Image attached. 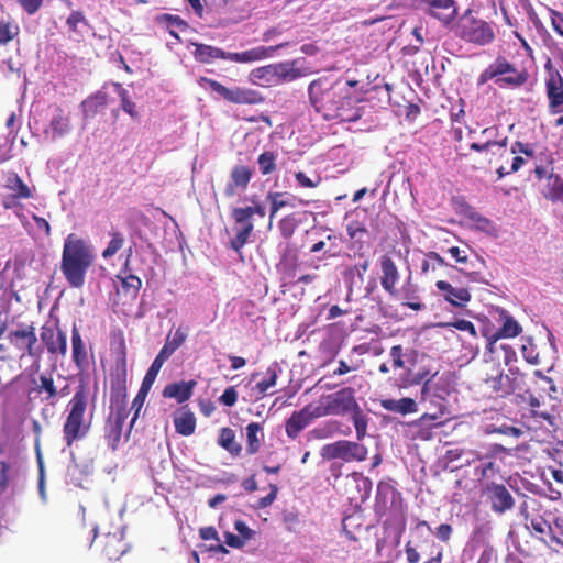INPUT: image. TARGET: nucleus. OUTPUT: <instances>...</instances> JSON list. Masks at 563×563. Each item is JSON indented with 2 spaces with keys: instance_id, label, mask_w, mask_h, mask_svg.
I'll return each mask as SVG.
<instances>
[{
  "instance_id": "nucleus-63",
  "label": "nucleus",
  "mask_w": 563,
  "mask_h": 563,
  "mask_svg": "<svg viewBox=\"0 0 563 563\" xmlns=\"http://www.w3.org/2000/svg\"><path fill=\"white\" fill-rule=\"evenodd\" d=\"M297 184L302 188H316L321 183V177L316 176L314 179L309 178L303 172H297L295 174Z\"/></svg>"
},
{
  "instance_id": "nucleus-50",
  "label": "nucleus",
  "mask_w": 563,
  "mask_h": 563,
  "mask_svg": "<svg viewBox=\"0 0 563 563\" xmlns=\"http://www.w3.org/2000/svg\"><path fill=\"white\" fill-rule=\"evenodd\" d=\"M276 154L272 151H265L257 158L258 169L262 175H269L276 170Z\"/></svg>"
},
{
  "instance_id": "nucleus-43",
  "label": "nucleus",
  "mask_w": 563,
  "mask_h": 563,
  "mask_svg": "<svg viewBox=\"0 0 563 563\" xmlns=\"http://www.w3.org/2000/svg\"><path fill=\"white\" fill-rule=\"evenodd\" d=\"M126 399V378L125 373L121 376H118L115 379L111 382V404H115V408L119 406H125Z\"/></svg>"
},
{
  "instance_id": "nucleus-54",
  "label": "nucleus",
  "mask_w": 563,
  "mask_h": 563,
  "mask_svg": "<svg viewBox=\"0 0 563 563\" xmlns=\"http://www.w3.org/2000/svg\"><path fill=\"white\" fill-rule=\"evenodd\" d=\"M115 88L120 97L123 111L132 118H137L136 104L130 100L129 92L120 84H115Z\"/></svg>"
},
{
  "instance_id": "nucleus-24",
  "label": "nucleus",
  "mask_w": 563,
  "mask_h": 563,
  "mask_svg": "<svg viewBox=\"0 0 563 563\" xmlns=\"http://www.w3.org/2000/svg\"><path fill=\"white\" fill-rule=\"evenodd\" d=\"M500 317L504 320L500 329L492 334L484 333L489 342V345H493L500 339L515 338L519 335L522 330L519 323L503 309L500 310Z\"/></svg>"
},
{
  "instance_id": "nucleus-62",
  "label": "nucleus",
  "mask_w": 563,
  "mask_h": 563,
  "mask_svg": "<svg viewBox=\"0 0 563 563\" xmlns=\"http://www.w3.org/2000/svg\"><path fill=\"white\" fill-rule=\"evenodd\" d=\"M240 209L239 214L241 216V219H247L250 217L253 218L254 214H257L261 218H264L266 214L265 207L262 205H255V206H249V207H238Z\"/></svg>"
},
{
  "instance_id": "nucleus-7",
  "label": "nucleus",
  "mask_w": 563,
  "mask_h": 563,
  "mask_svg": "<svg viewBox=\"0 0 563 563\" xmlns=\"http://www.w3.org/2000/svg\"><path fill=\"white\" fill-rule=\"evenodd\" d=\"M201 81L205 82L211 91L230 103L256 106L265 101V97L260 91L251 88L240 86L225 87L221 82L207 77H201Z\"/></svg>"
},
{
  "instance_id": "nucleus-47",
  "label": "nucleus",
  "mask_w": 563,
  "mask_h": 563,
  "mask_svg": "<svg viewBox=\"0 0 563 563\" xmlns=\"http://www.w3.org/2000/svg\"><path fill=\"white\" fill-rule=\"evenodd\" d=\"M299 222L300 221L297 219L295 213H290L282 218L278 222V230L280 232V235L285 240L290 239L295 234L299 225Z\"/></svg>"
},
{
  "instance_id": "nucleus-14",
  "label": "nucleus",
  "mask_w": 563,
  "mask_h": 563,
  "mask_svg": "<svg viewBox=\"0 0 563 563\" xmlns=\"http://www.w3.org/2000/svg\"><path fill=\"white\" fill-rule=\"evenodd\" d=\"M71 130L70 114L58 106L55 108V113L44 129L43 134L52 142H56L69 135Z\"/></svg>"
},
{
  "instance_id": "nucleus-58",
  "label": "nucleus",
  "mask_w": 563,
  "mask_h": 563,
  "mask_svg": "<svg viewBox=\"0 0 563 563\" xmlns=\"http://www.w3.org/2000/svg\"><path fill=\"white\" fill-rule=\"evenodd\" d=\"M267 375L268 377L258 382L256 384V389L258 390L260 394H266V391L274 387L276 385V382H277V371H276V365L274 366H269L267 368Z\"/></svg>"
},
{
  "instance_id": "nucleus-35",
  "label": "nucleus",
  "mask_w": 563,
  "mask_h": 563,
  "mask_svg": "<svg viewBox=\"0 0 563 563\" xmlns=\"http://www.w3.org/2000/svg\"><path fill=\"white\" fill-rule=\"evenodd\" d=\"M543 198L552 203H563V178L559 174L550 173L547 176Z\"/></svg>"
},
{
  "instance_id": "nucleus-57",
  "label": "nucleus",
  "mask_w": 563,
  "mask_h": 563,
  "mask_svg": "<svg viewBox=\"0 0 563 563\" xmlns=\"http://www.w3.org/2000/svg\"><path fill=\"white\" fill-rule=\"evenodd\" d=\"M124 244V238L120 232H113L111 240L102 252L104 258L112 257Z\"/></svg>"
},
{
  "instance_id": "nucleus-46",
  "label": "nucleus",
  "mask_w": 563,
  "mask_h": 563,
  "mask_svg": "<svg viewBox=\"0 0 563 563\" xmlns=\"http://www.w3.org/2000/svg\"><path fill=\"white\" fill-rule=\"evenodd\" d=\"M286 192L282 191H269L267 194V200L269 201V219L271 221L275 218L276 213L285 207H294L288 199L285 198Z\"/></svg>"
},
{
  "instance_id": "nucleus-18",
  "label": "nucleus",
  "mask_w": 563,
  "mask_h": 563,
  "mask_svg": "<svg viewBox=\"0 0 563 563\" xmlns=\"http://www.w3.org/2000/svg\"><path fill=\"white\" fill-rule=\"evenodd\" d=\"M239 211V208H234L231 213V217L234 220L235 224V235L230 241V247L235 252L241 253V250L249 242V239L254 231V224L250 217H247L246 220L241 219Z\"/></svg>"
},
{
  "instance_id": "nucleus-3",
  "label": "nucleus",
  "mask_w": 563,
  "mask_h": 563,
  "mask_svg": "<svg viewBox=\"0 0 563 563\" xmlns=\"http://www.w3.org/2000/svg\"><path fill=\"white\" fill-rule=\"evenodd\" d=\"M89 406V391L85 384L76 387L75 394L66 407V418L63 423V439L67 446L84 440L91 428L90 419L86 418Z\"/></svg>"
},
{
  "instance_id": "nucleus-52",
  "label": "nucleus",
  "mask_w": 563,
  "mask_h": 563,
  "mask_svg": "<svg viewBox=\"0 0 563 563\" xmlns=\"http://www.w3.org/2000/svg\"><path fill=\"white\" fill-rule=\"evenodd\" d=\"M148 390H144L143 388L140 387L136 396L134 397L133 401H132V405H131V410L134 412L133 413V417L130 421V426H129V430L125 434L126 438H129L130 435V432H131V429L133 428L135 421L137 420L139 418V415H140V411L145 402V399L148 395Z\"/></svg>"
},
{
  "instance_id": "nucleus-45",
  "label": "nucleus",
  "mask_w": 563,
  "mask_h": 563,
  "mask_svg": "<svg viewBox=\"0 0 563 563\" xmlns=\"http://www.w3.org/2000/svg\"><path fill=\"white\" fill-rule=\"evenodd\" d=\"M464 214L475 224L476 229L486 233L494 231V223L488 218L477 212L475 208L467 205Z\"/></svg>"
},
{
  "instance_id": "nucleus-4",
  "label": "nucleus",
  "mask_w": 563,
  "mask_h": 563,
  "mask_svg": "<svg viewBox=\"0 0 563 563\" xmlns=\"http://www.w3.org/2000/svg\"><path fill=\"white\" fill-rule=\"evenodd\" d=\"M528 79L529 73L527 69H519L505 56L498 55L495 60L479 74L478 85L495 80V84L499 87L517 89L525 86Z\"/></svg>"
},
{
  "instance_id": "nucleus-44",
  "label": "nucleus",
  "mask_w": 563,
  "mask_h": 563,
  "mask_svg": "<svg viewBox=\"0 0 563 563\" xmlns=\"http://www.w3.org/2000/svg\"><path fill=\"white\" fill-rule=\"evenodd\" d=\"M168 358L166 356H164L163 354H161L158 352V354L156 355V357L154 358L152 365L150 366V368L147 369L144 378H143V382L141 384V388H143L144 390H151L162 366L164 365V363L167 361Z\"/></svg>"
},
{
  "instance_id": "nucleus-26",
  "label": "nucleus",
  "mask_w": 563,
  "mask_h": 563,
  "mask_svg": "<svg viewBox=\"0 0 563 563\" xmlns=\"http://www.w3.org/2000/svg\"><path fill=\"white\" fill-rule=\"evenodd\" d=\"M424 402L430 404V411L420 416V418L416 421V424L418 426H422L429 421H437L449 413L444 398L438 395H431L430 390L427 394V400Z\"/></svg>"
},
{
  "instance_id": "nucleus-32",
  "label": "nucleus",
  "mask_w": 563,
  "mask_h": 563,
  "mask_svg": "<svg viewBox=\"0 0 563 563\" xmlns=\"http://www.w3.org/2000/svg\"><path fill=\"white\" fill-rule=\"evenodd\" d=\"M4 188L18 199H30L33 197L32 189L14 172L7 174Z\"/></svg>"
},
{
  "instance_id": "nucleus-37",
  "label": "nucleus",
  "mask_w": 563,
  "mask_h": 563,
  "mask_svg": "<svg viewBox=\"0 0 563 563\" xmlns=\"http://www.w3.org/2000/svg\"><path fill=\"white\" fill-rule=\"evenodd\" d=\"M174 426L177 433L185 437L191 435L196 430L195 415L190 410H185L183 408L175 415Z\"/></svg>"
},
{
  "instance_id": "nucleus-8",
  "label": "nucleus",
  "mask_w": 563,
  "mask_h": 563,
  "mask_svg": "<svg viewBox=\"0 0 563 563\" xmlns=\"http://www.w3.org/2000/svg\"><path fill=\"white\" fill-rule=\"evenodd\" d=\"M368 450L364 444L349 440H339L321 448L320 455L324 460L340 459L346 463L363 462L367 459Z\"/></svg>"
},
{
  "instance_id": "nucleus-59",
  "label": "nucleus",
  "mask_w": 563,
  "mask_h": 563,
  "mask_svg": "<svg viewBox=\"0 0 563 563\" xmlns=\"http://www.w3.org/2000/svg\"><path fill=\"white\" fill-rule=\"evenodd\" d=\"M347 235L351 240L360 242L367 234V229L358 221H352L346 227Z\"/></svg>"
},
{
  "instance_id": "nucleus-48",
  "label": "nucleus",
  "mask_w": 563,
  "mask_h": 563,
  "mask_svg": "<svg viewBox=\"0 0 563 563\" xmlns=\"http://www.w3.org/2000/svg\"><path fill=\"white\" fill-rule=\"evenodd\" d=\"M34 383L36 384L35 391L45 393L47 400L56 398L58 393L52 375H40L38 384L35 380Z\"/></svg>"
},
{
  "instance_id": "nucleus-33",
  "label": "nucleus",
  "mask_w": 563,
  "mask_h": 563,
  "mask_svg": "<svg viewBox=\"0 0 563 563\" xmlns=\"http://www.w3.org/2000/svg\"><path fill=\"white\" fill-rule=\"evenodd\" d=\"M155 20L158 25L165 27V30L178 41H180L178 31L185 32L189 27L188 23L179 15L163 13L157 15Z\"/></svg>"
},
{
  "instance_id": "nucleus-5",
  "label": "nucleus",
  "mask_w": 563,
  "mask_h": 563,
  "mask_svg": "<svg viewBox=\"0 0 563 563\" xmlns=\"http://www.w3.org/2000/svg\"><path fill=\"white\" fill-rule=\"evenodd\" d=\"M544 91L548 101V112L551 115H558L553 125L563 128V76L553 65L551 58L544 64Z\"/></svg>"
},
{
  "instance_id": "nucleus-60",
  "label": "nucleus",
  "mask_w": 563,
  "mask_h": 563,
  "mask_svg": "<svg viewBox=\"0 0 563 563\" xmlns=\"http://www.w3.org/2000/svg\"><path fill=\"white\" fill-rule=\"evenodd\" d=\"M389 356L391 358L393 368L394 369H400L405 367V360L406 353L404 351L402 345H394L391 346L389 351Z\"/></svg>"
},
{
  "instance_id": "nucleus-31",
  "label": "nucleus",
  "mask_w": 563,
  "mask_h": 563,
  "mask_svg": "<svg viewBox=\"0 0 563 563\" xmlns=\"http://www.w3.org/2000/svg\"><path fill=\"white\" fill-rule=\"evenodd\" d=\"M380 406L387 411L400 413L402 416L416 413L418 411V404L410 397H404L400 399H382Z\"/></svg>"
},
{
  "instance_id": "nucleus-51",
  "label": "nucleus",
  "mask_w": 563,
  "mask_h": 563,
  "mask_svg": "<svg viewBox=\"0 0 563 563\" xmlns=\"http://www.w3.org/2000/svg\"><path fill=\"white\" fill-rule=\"evenodd\" d=\"M20 33V27L18 24L9 22V21H1L0 22V45L5 46L8 43H10L12 40H14Z\"/></svg>"
},
{
  "instance_id": "nucleus-22",
  "label": "nucleus",
  "mask_w": 563,
  "mask_h": 563,
  "mask_svg": "<svg viewBox=\"0 0 563 563\" xmlns=\"http://www.w3.org/2000/svg\"><path fill=\"white\" fill-rule=\"evenodd\" d=\"M253 172L249 166L236 165L230 174V181L224 188V195L229 198L236 195V189L245 190L251 181Z\"/></svg>"
},
{
  "instance_id": "nucleus-38",
  "label": "nucleus",
  "mask_w": 563,
  "mask_h": 563,
  "mask_svg": "<svg viewBox=\"0 0 563 563\" xmlns=\"http://www.w3.org/2000/svg\"><path fill=\"white\" fill-rule=\"evenodd\" d=\"M107 101H108V96L103 91H98V92L89 96L80 104L82 108L84 117L85 118L95 117L100 109L106 107Z\"/></svg>"
},
{
  "instance_id": "nucleus-12",
  "label": "nucleus",
  "mask_w": 563,
  "mask_h": 563,
  "mask_svg": "<svg viewBox=\"0 0 563 563\" xmlns=\"http://www.w3.org/2000/svg\"><path fill=\"white\" fill-rule=\"evenodd\" d=\"M128 418L126 406H119L111 411L104 421L103 437L107 445L114 452L121 443L123 426Z\"/></svg>"
},
{
  "instance_id": "nucleus-42",
  "label": "nucleus",
  "mask_w": 563,
  "mask_h": 563,
  "mask_svg": "<svg viewBox=\"0 0 563 563\" xmlns=\"http://www.w3.org/2000/svg\"><path fill=\"white\" fill-rule=\"evenodd\" d=\"M218 444L232 456H239L241 454L242 446L235 440V432L229 427L220 429Z\"/></svg>"
},
{
  "instance_id": "nucleus-20",
  "label": "nucleus",
  "mask_w": 563,
  "mask_h": 563,
  "mask_svg": "<svg viewBox=\"0 0 563 563\" xmlns=\"http://www.w3.org/2000/svg\"><path fill=\"white\" fill-rule=\"evenodd\" d=\"M128 550L123 532L117 528L113 532H107L102 540V554L110 561L119 560Z\"/></svg>"
},
{
  "instance_id": "nucleus-6",
  "label": "nucleus",
  "mask_w": 563,
  "mask_h": 563,
  "mask_svg": "<svg viewBox=\"0 0 563 563\" xmlns=\"http://www.w3.org/2000/svg\"><path fill=\"white\" fill-rule=\"evenodd\" d=\"M455 34L461 40L481 46L490 44L495 38V32L490 24L473 16L470 10L459 20Z\"/></svg>"
},
{
  "instance_id": "nucleus-23",
  "label": "nucleus",
  "mask_w": 563,
  "mask_h": 563,
  "mask_svg": "<svg viewBox=\"0 0 563 563\" xmlns=\"http://www.w3.org/2000/svg\"><path fill=\"white\" fill-rule=\"evenodd\" d=\"M428 13L443 24H450L457 14L456 3L454 0H431Z\"/></svg>"
},
{
  "instance_id": "nucleus-15",
  "label": "nucleus",
  "mask_w": 563,
  "mask_h": 563,
  "mask_svg": "<svg viewBox=\"0 0 563 563\" xmlns=\"http://www.w3.org/2000/svg\"><path fill=\"white\" fill-rule=\"evenodd\" d=\"M10 342L18 349L24 350L29 356L38 355L37 352V336L35 327L31 324H22L9 334Z\"/></svg>"
},
{
  "instance_id": "nucleus-61",
  "label": "nucleus",
  "mask_w": 563,
  "mask_h": 563,
  "mask_svg": "<svg viewBox=\"0 0 563 563\" xmlns=\"http://www.w3.org/2000/svg\"><path fill=\"white\" fill-rule=\"evenodd\" d=\"M507 143H508V139L504 137L500 141H487L483 144L472 143L470 147H471V150L476 151V152H484V151H488L493 146H498L499 148H503L504 152H506Z\"/></svg>"
},
{
  "instance_id": "nucleus-2",
  "label": "nucleus",
  "mask_w": 563,
  "mask_h": 563,
  "mask_svg": "<svg viewBox=\"0 0 563 563\" xmlns=\"http://www.w3.org/2000/svg\"><path fill=\"white\" fill-rule=\"evenodd\" d=\"M93 262V251L81 238L71 233L65 239L60 271L70 288L84 287L87 272Z\"/></svg>"
},
{
  "instance_id": "nucleus-10",
  "label": "nucleus",
  "mask_w": 563,
  "mask_h": 563,
  "mask_svg": "<svg viewBox=\"0 0 563 563\" xmlns=\"http://www.w3.org/2000/svg\"><path fill=\"white\" fill-rule=\"evenodd\" d=\"M355 399V390L352 387H344L327 397L324 406H318L317 415H345L358 408Z\"/></svg>"
},
{
  "instance_id": "nucleus-27",
  "label": "nucleus",
  "mask_w": 563,
  "mask_h": 563,
  "mask_svg": "<svg viewBox=\"0 0 563 563\" xmlns=\"http://www.w3.org/2000/svg\"><path fill=\"white\" fill-rule=\"evenodd\" d=\"M71 356L76 367L84 371L88 367V355L79 329L76 324L71 329Z\"/></svg>"
},
{
  "instance_id": "nucleus-1",
  "label": "nucleus",
  "mask_w": 563,
  "mask_h": 563,
  "mask_svg": "<svg viewBox=\"0 0 563 563\" xmlns=\"http://www.w3.org/2000/svg\"><path fill=\"white\" fill-rule=\"evenodd\" d=\"M311 107L325 121L335 123L357 122L364 115L361 99L351 96L346 90L327 77L312 80L308 86Z\"/></svg>"
},
{
  "instance_id": "nucleus-30",
  "label": "nucleus",
  "mask_w": 563,
  "mask_h": 563,
  "mask_svg": "<svg viewBox=\"0 0 563 563\" xmlns=\"http://www.w3.org/2000/svg\"><path fill=\"white\" fill-rule=\"evenodd\" d=\"M188 331L189 328L184 325H179L174 332L170 331L159 353L169 358L186 342Z\"/></svg>"
},
{
  "instance_id": "nucleus-19",
  "label": "nucleus",
  "mask_w": 563,
  "mask_h": 563,
  "mask_svg": "<svg viewBox=\"0 0 563 563\" xmlns=\"http://www.w3.org/2000/svg\"><path fill=\"white\" fill-rule=\"evenodd\" d=\"M379 266L382 271L380 285L383 289L390 296L397 294L396 286L400 279V273L394 260L385 254L379 258Z\"/></svg>"
},
{
  "instance_id": "nucleus-9",
  "label": "nucleus",
  "mask_w": 563,
  "mask_h": 563,
  "mask_svg": "<svg viewBox=\"0 0 563 563\" xmlns=\"http://www.w3.org/2000/svg\"><path fill=\"white\" fill-rule=\"evenodd\" d=\"M509 453V450L501 444L494 443L483 448L482 460L474 468V476L478 482H487L499 474L500 467L496 463V459H503V454Z\"/></svg>"
},
{
  "instance_id": "nucleus-16",
  "label": "nucleus",
  "mask_w": 563,
  "mask_h": 563,
  "mask_svg": "<svg viewBox=\"0 0 563 563\" xmlns=\"http://www.w3.org/2000/svg\"><path fill=\"white\" fill-rule=\"evenodd\" d=\"M318 406L307 405L299 411H295L286 421V433L289 438L296 439L299 433L311 423L316 418L323 417L317 415Z\"/></svg>"
},
{
  "instance_id": "nucleus-21",
  "label": "nucleus",
  "mask_w": 563,
  "mask_h": 563,
  "mask_svg": "<svg viewBox=\"0 0 563 563\" xmlns=\"http://www.w3.org/2000/svg\"><path fill=\"white\" fill-rule=\"evenodd\" d=\"M483 450H476L472 448H453L445 452L444 459L446 463H457L455 465L456 470L471 466L472 464H476L478 460H482Z\"/></svg>"
},
{
  "instance_id": "nucleus-56",
  "label": "nucleus",
  "mask_w": 563,
  "mask_h": 563,
  "mask_svg": "<svg viewBox=\"0 0 563 563\" xmlns=\"http://www.w3.org/2000/svg\"><path fill=\"white\" fill-rule=\"evenodd\" d=\"M13 474V466L7 461H0V495L7 492Z\"/></svg>"
},
{
  "instance_id": "nucleus-34",
  "label": "nucleus",
  "mask_w": 563,
  "mask_h": 563,
  "mask_svg": "<svg viewBox=\"0 0 563 563\" xmlns=\"http://www.w3.org/2000/svg\"><path fill=\"white\" fill-rule=\"evenodd\" d=\"M195 385L194 380L168 384L163 390V396L165 398H174L181 404L191 397Z\"/></svg>"
},
{
  "instance_id": "nucleus-28",
  "label": "nucleus",
  "mask_w": 563,
  "mask_h": 563,
  "mask_svg": "<svg viewBox=\"0 0 563 563\" xmlns=\"http://www.w3.org/2000/svg\"><path fill=\"white\" fill-rule=\"evenodd\" d=\"M276 85L290 82L307 75V71L297 67V60L274 64Z\"/></svg>"
},
{
  "instance_id": "nucleus-11",
  "label": "nucleus",
  "mask_w": 563,
  "mask_h": 563,
  "mask_svg": "<svg viewBox=\"0 0 563 563\" xmlns=\"http://www.w3.org/2000/svg\"><path fill=\"white\" fill-rule=\"evenodd\" d=\"M483 494L486 496L493 512L504 515L515 507V498L504 484L485 483Z\"/></svg>"
},
{
  "instance_id": "nucleus-13",
  "label": "nucleus",
  "mask_w": 563,
  "mask_h": 563,
  "mask_svg": "<svg viewBox=\"0 0 563 563\" xmlns=\"http://www.w3.org/2000/svg\"><path fill=\"white\" fill-rule=\"evenodd\" d=\"M40 338L45 345L48 354L65 356L67 353V336L66 333L59 329L58 324L49 325L44 324L41 328Z\"/></svg>"
},
{
  "instance_id": "nucleus-41",
  "label": "nucleus",
  "mask_w": 563,
  "mask_h": 563,
  "mask_svg": "<svg viewBox=\"0 0 563 563\" xmlns=\"http://www.w3.org/2000/svg\"><path fill=\"white\" fill-rule=\"evenodd\" d=\"M246 431V452L250 455L260 451L263 440L262 426L258 422H251L245 428Z\"/></svg>"
},
{
  "instance_id": "nucleus-55",
  "label": "nucleus",
  "mask_w": 563,
  "mask_h": 563,
  "mask_svg": "<svg viewBox=\"0 0 563 563\" xmlns=\"http://www.w3.org/2000/svg\"><path fill=\"white\" fill-rule=\"evenodd\" d=\"M121 286L126 295L135 297L139 294V290L142 286V282L135 275H128L121 278Z\"/></svg>"
},
{
  "instance_id": "nucleus-64",
  "label": "nucleus",
  "mask_w": 563,
  "mask_h": 563,
  "mask_svg": "<svg viewBox=\"0 0 563 563\" xmlns=\"http://www.w3.org/2000/svg\"><path fill=\"white\" fill-rule=\"evenodd\" d=\"M548 10L554 32L563 37V13L552 8H548Z\"/></svg>"
},
{
  "instance_id": "nucleus-39",
  "label": "nucleus",
  "mask_w": 563,
  "mask_h": 563,
  "mask_svg": "<svg viewBox=\"0 0 563 563\" xmlns=\"http://www.w3.org/2000/svg\"><path fill=\"white\" fill-rule=\"evenodd\" d=\"M249 80L258 86L269 87L276 85L275 74H274V64L257 67L251 70L249 75Z\"/></svg>"
},
{
  "instance_id": "nucleus-53",
  "label": "nucleus",
  "mask_w": 563,
  "mask_h": 563,
  "mask_svg": "<svg viewBox=\"0 0 563 563\" xmlns=\"http://www.w3.org/2000/svg\"><path fill=\"white\" fill-rule=\"evenodd\" d=\"M439 327H441L443 329L454 328L456 330L470 333L473 338L477 336L475 325L468 320L456 319L451 322H441V323H439Z\"/></svg>"
},
{
  "instance_id": "nucleus-49",
  "label": "nucleus",
  "mask_w": 563,
  "mask_h": 563,
  "mask_svg": "<svg viewBox=\"0 0 563 563\" xmlns=\"http://www.w3.org/2000/svg\"><path fill=\"white\" fill-rule=\"evenodd\" d=\"M352 422H353L355 431H356L357 441H362L366 437V433H367L368 418L362 411L361 407H358L354 411H352Z\"/></svg>"
},
{
  "instance_id": "nucleus-25",
  "label": "nucleus",
  "mask_w": 563,
  "mask_h": 563,
  "mask_svg": "<svg viewBox=\"0 0 563 563\" xmlns=\"http://www.w3.org/2000/svg\"><path fill=\"white\" fill-rule=\"evenodd\" d=\"M435 286L452 306L462 308L471 300V294L466 288H455L445 280H438Z\"/></svg>"
},
{
  "instance_id": "nucleus-29",
  "label": "nucleus",
  "mask_w": 563,
  "mask_h": 563,
  "mask_svg": "<svg viewBox=\"0 0 563 563\" xmlns=\"http://www.w3.org/2000/svg\"><path fill=\"white\" fill-rule=\"evenodd\" d=\"M438 375V371H432L428 366L420 367L417 372L408 373L406 385L416 386L422 383L421 401L427 400V394L430 390L429 383Z\"/></svg>"
},
{
  "instance_id": "nucleus-17",
  "label": "nucleus",
  "mask_w": 563,
  "mask_h": 563,
  "mask_svg": "<svg viewBox=\"0 0 563 563\" xmlns=\"http://www.w3.org/2000/svg\"><path fill=\"white\" fill-rule=\"evenodd\" d=\"M487 387L497 395L505 397L520 389L522 377L517 373L503 374L486 378Z\"/></svg>"
},
{
  "instance_id": "nucleus-36",
  "label": "nucleus",
  "mask_w": 563,
  "mask_h": 563,
  "mask_svg": "<svg viewBox=\"0 0 563 563\" xmlns=\"http://www.w3.org/2000/svg\"><path fill=\"white\" fill-rule=\"evenodd\" d=\"M228 52L207 44H195L194 57L197 62L202 64L212 63L216 59L227 60Z\"/></svg>"
},
{
  "instance_id": "nucleus-40",
  "label": "nucleus",
  "mask_w": 563,
  "mask_h": 563,
  "mask_svg": "<svg viewBox=\"0 0 563 563\" xmlns=\"http://www.w3.org/2000/svg\"><path fill=\"white\" fill-rule=\"evenodd\" d=\"M265 57H267V48L258 46L240 53L228 52L227 60L244 64L261 60Z\"/></svg>"
}]
</instances>
